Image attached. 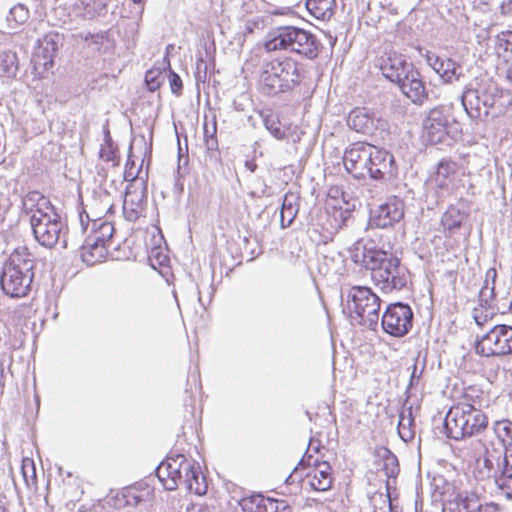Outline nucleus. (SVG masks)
Listing matches in <instances>:
<instances>
[{
	"label": "nucleus",
	"mask_w": 512,
	"mask_h": 512,
	"mask_svg": "<svg viewBox=\"0 0 512 512\" xmlns=\"http://www.w3.org/2000/svg\"><path fill=\"white\" fill-rule=\"evenodd\" d=\"M352 259L371 271L373 283L384 293L401 290L408 282L407 268L400 264L397 257L384 250L364 247L362 253L356 252Z\"/></svg>",
	"instance_id": "obj_1"
},
{
	"label": "nucleus",
	"mask_w": 512,
	"mask_h": 512,
	"mask_svg": "<svg viewBox=\"0 0 512 512\" xmlns=\"http://www.w3.org/2000/svg\"><path fill=\"white\" fill-rule=\"evenodd\" d=\"M35 260L27 247H17L2 266L0 284L11 298L28 295L34 278Z\"/></svg>",
	"instance_id": "obj_2"
},
{
	"label": "nucleus",
	"mask_w": 512,
	"mask_h": 512,
	"mask_svg": "<svg viewBox=\"0 0 512 512\" xmlns=\"http://www.w3.org/2000/svg\"><path fill=\"white\" fill-rule=\"evenodd\" d=\"M267 52L290 51L309 60L320 54L323 46L313 33L295 26H279L272 29L263 45Z\"/></svg>",
	"instance_id": "obj_3"
},
{
	"label": "nucleus",
	"mask_w": 512,
	"mask_h": 512,
	"mask_svg": "<svg viewBox=\"0 0 512 512\" xmlns=\"http://www.w3.org/2000/svg\"><path fill=\"white\" fill-rule=\"evenodd\" d=\"M304 78L302 65L291 57L275 59L263 66L259 78L261 91L276 95L293 90Z\"/></svg>",
	"instance_id": "obj_4"
},
{
	"label": "nucleus",
	"mask_w": 512,
	"mask_h": 512,
	"mask_svg": "<svg viewBox=\"0 0 512 512\" xmlns=\"http://www.w3.org/2000/svg\"><path fill=\"white\" fill-rule=\"evenodd\" d=\"M503 92L493 82L479 84L478 87H467L461 96L462 105L467 114L474 119L504 113Z\"/></svg>",
	"instance_id": "obj_5"
},
{
	"label": "nucleus",
	"mask_w": 512,
	"mask_h": 512,
	"mask_svg": "<svg viewBox=\"0 0 512 512\" xmlns=\"http://www.w3.org/2000/svg\"><path fill=\"white\" fill-rule=\"evenodd\" d=\"M487 425V416L469 403L452 406L444 420L446 434L454 440L479 434L486 429Z\"/></svg>",
	"instance_id": "obj_6"
},
{
	"label": "nucleus",
	"mask_w": 512,
	"mask_h": 512,
	"mask_svg": "<svg viewBox=\"0 0 512 512\" xmlns=\"http://www.w3.org/2000/svg\"><path fill=\"white\" fill-rule=\"evenodd\" d=\"M380 307L381 299L371 288L354 286L349 290L347 308L352 320L357 324L376 331Z\"/></svg>",
	"instance_id": "obj_7"
},
{
	"label": "nucleus",
	"mask_w": 512,
	"mask_h": 512,
	"mask_svg": "<svg viewBox=\"0 0 512 512\" xmlns=\"http://www.w3.org/2000/svg\"><path fill=\"white\" fill-rule=\"evenodd\" d=\"M30 224L35 240L43 247L52 249L58 243L67 247V227L55 210L30 215Z\"/></svg>",
	"instance_id": "obj_8"
},
{
	"label": "nucleus",
	"mask_w": 512,
	"mask_h": 512,
	"mask_svg": "<svg viewBox=\"0 0 512 512\" xmlns=\"http://www.w3.org/2000/svg\"><path fill=\"white\" fill-rule=\"evenodd\" d=\"M475 350L483 357L512 355V326L494 325L476 342Z\"/></svg>",
	"instance_id": "obj_9"
},
{
	"label": "nucleus",
	"mask_w": 512,
	"mask_h": 512,
	"mask_svg": "<svg viewBox=\"0 0 512 512\" xmlns=\"http://www.w3.org/2000/svg\"><path fill=\"white\" fill-rule=\"evenodd\" d=\"M414 314L411 307L402 302L389 304L381 318L382 330L388 335L401 338L409 333Z\"/></svg>",
	"instance_id": "obj_10"
},
{
	"label": "nucleus",
	"mask_w": 512,
	"mask_h": 512,
	"mask_svg": "<svg viewBox=\"0 0 512 512\" xmlns=\"http://www.w3.org/2000/svg\"><path fill=\"white\" fill-rule=\"evenodd\" d=\"M62 45L63 37L57 32H49L38 41L32 62L39 74H44L53 67L54 59Z\"/></svg>",
	"instance_id": "obj_11"
},
{
	"label": "nucleus",
	"mask_w": 512,
	"mask_h": 512,
	"mask_svg": "<svg viewBox=\"0 0 512 512\" xmlns=\"http://www.w3.org/2000/svg\"><path fill=\"white\" fill-rule=\"evenodd\" d=\"M450 118L449 108L445 106L431 109L423 120V139L433 145L443 142L447 136Z\"/></svg>",
	"instance_id": "obj_12"
},
{
	"label": "nucleus",
	"mask_w": 512,
	"mask_h": 512,
	"mask_svg": "<svg viewBox=\"0 0 512 512\" xmlns=\"http://www.w3.org/2000/svg\"><path fill=\"white\" fill-rule=\"evenodd\" d=\"M373 145L357 142L344 152L343 162L345 169L356 179H362L368 173Z\"/></svg>",
	"instance_id": "obj_13"
},
{
	"label": "nucleus",
	"mask_w": 512,
	"mask_h": 512,
	"mask_svg": "<svg viewBox=\"0 0 512 512\" xmlns=\"http://www.w3.org/2000/svg\"><path fill=\"white\" fill-rule=\"evenodd\" d=\"M404 202L396 196H391L371 211L369 223L376 228H389L400 222L404 217Z\"/></svg>",
	"instance_id": "obj_14"
},
{
	"label": "nucleus",
	"mask_w": 512,
	"mask_h": 512,
	"mask_svg": "<svg viewBox=\"0 0 512 512\" xmlns=\"http://www.w3.org/2000/svg\"><path fill=\"white\" fill-rule=\"evenodd\" d=\"M407 71L395 82L401 92L414 104L422 105L428 98L425 82L414 65L406 66Z\"/></svg>",
	"instance_id": "obj_15"
},
{
	"label": "nucleus",
	"mask_w": 512,
	"mask_h": 512,
	"mask_svg": "<svg viewBox=\"0 0 512 512\" xmlns=\"http://www.w3.org/2000/svg\"><path fill=\"white\" fill-rule=\"evenodd\" d=\"M372 154L367 174L374 180L386 181L392 179L397 172L394 156L376 146H373Z\"/></svg>",
	"instance_id": "obj_16"
},
{
	"label": "nucleus",
	"mask_w": 512,
	"mask_h": 512,
	"mask_svg": "<svg viewBox=\"0 0 512 512\" xmlns=\"http://www.w3.org/2000/svg\"><path fill=\"white\" fill-rule=\"evenodd\" d=\"M427 64L440 76L444 83H454L462 76V67L451 58H441L431 52L425 55Z\"/></svg>",
	"instance_id": "obj_17"
},
{
	"label": "nucleus",
	"mask_w": 512,
	"mask_h": 512,
	"mask_svg": "<svg viewBox=\"0 0 512 512\" xmlns=\"http://www.w3.org/2000/svg\"><path fill=\"white\" fill-rule=\"evenodd\" d=\"M380 124L381 120L366 108L353 109L347 118L349 128L363 134H374Z\"/></svg>",
	"instance_id": "obj_18"
},
{
	"label": "nucleus",
	"mask_w": 512,
	"mask_h": 512,
	"mask_svg": "<svg viewBox=\"0 0 512 512\" xmlns=\"http://www.w3.org/2000/svg\"><path fill=\"white\" fill-rule=\"evenodd\" d=\"M408 65H412V63L408 62L404 55L396 52L385 53L379 59V68L383 76L393 83L407 71L406 66Z\"/></svg>",
	"instance_id": "obj_19"
},
{
	"label": "nucleus",
	"mask_w": 512,
	"mask_h": 512,
	"mask_svg": "<svg viewBox=\"0 0 512 512\" xmlns=\"http://www.w3.org/2000/svg\"><path fill=\"white\" fill-rule=\"evenodd\" d=\"M152 496V489L146 484H135L124 488L120 494L116 496V504L118 508L135 507L140 503L147 501Z\"/></svg>",
	"instance_id": "obj_20"
},
{
	"label": "nucleus",
	"mask_w": 512,
	"mask_h": 512,
	"mask_svg": "<svg viewBox=\"0 0 512 512\" xmlns=\"http://www.w3.org/2000/svg\"><path fill=\"white\" fill-rule=\"evenodd\" d=\"M182 470L184 471L182 485H184L188 491L196 495L205 494L207 484L199 464L194 461H188V463H184Z\"/></svg>",
	"instance_id": "obj_21"
},
{
	"label": "nucleus",
	"mask_w": 512,
	"mask_h": 512,
	"mask_svg": "<svg viewBox=\"0 0 512 512\" xmlns=\"http://www.w3.org/2000/svg\"><path fill=\"white\" fill-rule=\"evenodd\" d=\"M144 197L143 190H138L133 185L127 186L123 201V215L126 220L134 222L140 217L143 211Z\"/></svg>",
	"instance_id": "obj_22"
},
{
	"label": "nucleus",
	"mask_w": 512,
	"mask_h": 512,
	"mask_svg": "<svg viewBox=\"0 0 512 512\" xmlns=\"http://www.w3.org/2000/svg\"><path fill=\"white\" fill-rule=\"evenodd\" d=\"M315 468L306 475L310 488L317 492H325L332 486L331 466L327 462L315 460Z\"/></svg>",
	"instance_id": "obj_23"
},
{
	"label": "nucleus",
	"mask_w": 512,
	"mask_h": 512,
	"mask_svg": "<svg viewBox=\"0 0 512 512\" xmlns=\"http://www.w3.org/2000/svg\"><path fill=\"white\" fill-rule=\"evenodd\" d=\"M468 216L467 211L457 205H450L441 216V226L445 234L450 237L457 234Z\"/></svg>",
	"instance_id": "obj_24"
},
{
	"label": "nucleus",
	"mask_w": 512,
	"mask_h": 512,
	"mask_svg": "<svg viewBox=\"0 0 512 512\" xmlns=\"http://www.w3.org/2000/svg\"><path fill=\"white\" fill-rule=\"evenodd\" d=\"M300 197L293 192H287L284 196L280 210V224L282 228L289 227L299 212Z\"/></svg>",
	"instance_id": "obj_25"
},
{
	"label": "nucleus",
	"mask_w": 512,
	"mask_h": 512,
	"mask_svg": "<svg viewBox=\"0 0 512 512\" xmlns=\"http://www.w3.org/2000/svg\"><path fill=\"white\" fill-rule=\"evenodd\" d=\"M23 209L27 214H37L48 210H55L50 200L38 191L28 192L22 199Z\"/></svg>",
	"instance_id": "obj_26"
},
{
	"label": "nucleus",
	"mask_w": 512,
	"mask_h": 512,
	"mask_svg": "<svg viewBox=\"0 0 512 512\" xmlns=\"http://www.w3.org/2000/svg\"><path fill=\"white\" fill-rule=\"evenodd\" d=\"M108 245L87 238L81 248V258L88 265L102 261L108 252Z\"/></svg>",
	"instance_id": "obj_27"
},
{
	"label": "nucleus",
	"mask_w": 512,
	"mask_h": 512,
	"mask_svg": "<svg viewBox=\"0 0 512 512\" xmlns=\"http://www.w3.org/2000/svg\"><path fill=\"white\" fill-rule=\"evenodd\" d=\"M397 428L398 434L403 441L408 442L414 438L415 423L412 412V406H403L401 412L399 413V421Z\"/></svg>",
	"instance_id": "obj_28"
},
{
	"label": "nucleus",
	"mask_w": 512,
	"mask_h": 512,
	"mask_svg": "<svg viewBox=\"0 0 512 512\" xmlns=\"http://www.w3.org/2000/svg\"><path fill=\"white\" fill-rule=\"evenodd\" d=\"M335 0H307L306 8L316 19L328 20L334 14Z\"/></svg>",
	"instance_id": "obj_29"
},
{
	"label": "nucleus",
	"mask_w": 512,
	"mask_h": 512,
	"mask_svg": "<svg viewBox=\"0 0 512 512\" xmlns=\"http://www.w3.org/2000/svg\"><path fill=\"white\" fill-rule=\"evenodd\" d=\"M19 70V61L16 52L6 50L0 52V76L6 78L16 77Z\"/></svg>",
	"instance_id": "obj_30"
},
{
	"label": "nucleus",
	"mask_w": 512,
	"mask_h": 512,
	"mask_svg": "<svg viewBox=\"0 0 512 512\" xmlns=\"http://www.w3.org/2000/svg\"><path fill=\"white\" fill-rule=\"evenodd\" d=\"M92 233L88 238L109 246L114 234V226L109 221L94 220L92 223Z\"/></svg>",
	"instance_id": "obj_31"
},
{
	"label": "nucleus",
	"mask_w": 512,
	"mask_h": 512,
	"mask_svg": "<svg viewBox=\"0 0 512 512\" xmlns=\"http://www.w3.org/2000/svg\"><path fill=\"white\" fill-rule=\"evenodd\" d=\"M512 477V451L509 448H503V455L497 456V469L495 470V481L498 487L506 477Z\"/></svg>",
	"instance_id": "obj_32"
},
{
	"label": "nucleus",
	"mask_w": 512,
	"mask_h": 512,
	"mask_svg": "<svg viewBox=\"0 0 512 512\" xmlns=\"http://www.w3.org/2000/svg\"><path fill=\"white\" fill-rule=\"evenodd\" d=\"M497 278V271L495 268H489L485 274L484 283L479 291V301L482 306L490 305L494 299L495 282Z\"/></svg>",
	"instance_id": "obj_33"
},
{
	"label": "nucleus",
	"mask_w": 512,
	"mask_h": 512,
	"mask_svg": "<svg viewBox=\"0 0 512 512\" xmlns=\"http://www.w3.org/2000/svg\"><path fill=\"white\" fill-rule=\"evenodd\" d=\"M189 460L184 455L178 454L175 457H168L167 459V471L169 478L176 482V488L182 485L184 471L182 470L184 463H188Z\"/></svg>",
	"instance_id": "obj_34"
},
{
	"label": "nucleus",
	"mask_w": 512,
	"mask_h": 512,
	"mask_svg": "<svg viewBox=\"0 0 512 512\" xmlns=\"http://www.w3.org/2000/svg\"><path fill=\"white\" fill-rule=\"evenodd\" d=\"M29 16V9L24 4L18 3L10 9L6 21L11 29H17L27 22Z\"/></svg>",
	"instance_id": "obj_35"
},
{
	"label": "nucleus",
	"mask_w": 512,
	"mask_h": 512,
	"mask_svg": "<svg viewBox=\"0 0 512 512\" xmlns=\"http://www.w3.org/2000/svg\"><path fill=\"white\" fill-rule=\"evenodd\" d=\"M450 505L453 512H474L479 508V501L474 495L458 494L450 501Z\"/></svg>",
	"instance_id": "obj_36"
},
{
	"label": "nucleus",
	"mask_w": 512,
	"mask_h": 512,
	"mask_svg": "<svg viewBox=\"0 0 512 512\" xmlns=\"http://www.w3.org/2000/svg\"><path fill=\"white\" fill-rule=\"evenodd\" d=\"M493 430L503 448L512 446V422L508 419L496 421Z\"/></svg>",
	"instance_id": "obj_37"
},
{
	"label": "nucleus",
	"mask_w": 512,
	"mask_h": 512,
	"mask_svg": "<svg viewBox=\"0 0 512 512\" xmlns=\"http://www.w3.org/2000/svg\"><path fill=\"white\" fill-rule=\"evenodd\" d=\"M383 461L382 469L388 478H394L399 473V463L395 454H393L388 448L382 449L380 455Z\"/></svg>",
	"instance_id": "obj_38"
},
{
	"label": "nucleus",
	"mask_w": 512,
	"mask_h": 512,
	"mask_svg": "<svg viewBox=\"0 0 512 512\" xmlns=\"http://www.w3.org/2000/svg\"><path fill=\"white\" fill-rule=\"evenodd\" d=\"M217 132V126L216 122H213L211 126V135H208V131L206 130V138H204L205 141V148L208 154V158L210 161L216 162L218 159L219 151H218V140L216 136Z\"/></svg>",
	"instance_id": "obj_39"
},
{
	"label": "nucleus",
	"mask_w": 512,
	"mask_h": 512,
	"mask_svg": "<svg viewBox=\"0 0 512 512\" xmlns=\"http://www.w3.org/2000/svg\"><path fill=\"white\" fill-rule=\"evenodd\" d=\"M21 474L25 485L30 488L36 485L37 476L36 469L32 459L24 458L21 464Z\"/></svg>",
	"instance_id": "obj_40"
},
{
	"label": "nucleus",
	"mask_w": 512,
	"mask_h": 512,
	"mask_svg": "<svg viewBox=\"0 0 512 512\" xmlns=\"http://www.w3.org/2000/svg\"><path fill=\"white\" fill-rule=\"evenodd\" d=\"M457 170L458 166L456 162L449 159H442L437 165L435 176L454 181Z\"/></svg>",
	"instance_id": "obj_41"
},
{
	"label": "nucleus",
	"mask_w": 512,
	"mask_h": 512,
	"mask_svg": "<svg viewBox=\"0 0 512 512\" xmlns=\"http://www.w3.org/2000/svg\"><path fill=\"white\" fill-rule=\"evenodd\" d=\"M434 183L436 186V193H437L438 201H443L447 196H449L453 193L454 181L435 176Z\"/></svg>",
	"instance_id": "obj_42"
},
{
	"label": "nucleus",
	"mask_w": 512,
	"mask_h": 512,
	"mask_svg": "<svg viewBox=\"0 0 512 512\" xmlns=\"http://www.w3.org/2000/svg\"><path fill=\"white\" fill-rule=\"evenodd\" d=\"M165 75L159 69L148 70L145 74V83L149 91H156L164 82Z\"/></svg>",
	"instance_id": "obj_43"
},
{
	"label": "nucleus",
	"mask_w": 512,
	"mask_h": 512,
	"mask_svg": "<svg viewBox=\"0 0 512 512\" xmlns=\"http://www.w3.org/2000/svg\"><path fill=\"white\" fill-rule=\"evenodd\" d=\"M264 512H292V508L285 500L264 497Z\"/></svg>",
	"instance_id": "obj_44"
},
{
	"label": "nucleus",
	"mask_w": 512,
	"mask_h": 512,
	"mask_svg": "<svg viewBox=\"0 0 512 512\" xmlns=\"http://www.w3.org/2000/svg\"><path fill=\"white\" fill-rule=\"evenodd\" d=\"M266 129L276 138L283 139L286 136L285 131L281 128L280 122L272 115H267L263 118Z\"/></svg>",
	"instance_id": "obj_45"
},
{
	"label": "nucleus",
	"mask_w": 512,
	"mask_h": 512,
	"mask_svg": "<svg viewBox=\"0 0 512 512\" xmlns=\"http://www.w3.org/2000/svg\"><path fill=\"white\" fill-rule=\"evenodd\" d=\"M167 460L162 462L156 469V474L160 482H162L163 486L166 490L172 491L176 489V482L169 478V473L167 471Z\"/></svg>",
	"instance_id": "obj_46"
},
{
	"label": "nucleus",
	"mask_w": 512,
	"mask_h": 512,
	"mask_svg": "<svg viewBox=\"0 0 512 512\" xmlns=\"http://www.w3.org/2000/svg\"><path fill=\"white\" fill-rule=\"evenodd\" d=\"M117 147L114 145V143H108V144H102L99 156L102 160L106 162H112L113 165H117Z\"/></svg>",
	"instance_id": "obj_47"
},
{
	"label": "nucleus",
	"mask_w": 512,
	"mask_h": 512,
	"mask_svg": "<svg viewBox=\"0 0 512 512\" xmlns=\"http://www.w3.org/2000/svg\"><path fill=\"white\" fill-rule=\"evenodd\" d=\"M264 21L261 17H254L252 19H249L244 24V31L243 33L246 34H252L255 29H262L263 28Z\"/></svg>",
	"instance_id": "obj_48"
},
{
	"label": "nucleus",
	"mask_w": 512,
	"mask_h": 512,
	"mask_svg": "<svg viewBox=\"0 0 512 512\" xmlns=\"http://www.w3.org/2000/svg\"><path fill=\"white\" fill-rule=\"evenodd\" d=\"M169 83L171 91L176 95H180L183 88L182 80L179 75L172 70L169 71Z\"/></svg>",
	"instance_id": "obj_49"
},
{
	"label": "nucleus",
	"mask_w": 512,
	"mask_h": 512,
	"mask_svg": "<svg viewBox=\"0 0 512 512\" xmlns=\"http://www.w3.org/2000/svg\"><path fill=\"white\" fill-rule=\"evenodd\" d=\"M494 453H496V450L493 449L490 451L487 447L484 448V466L488 469V471H492L494 469V462L493 460L496 458Z\"/></svg>",
	"instance_id": "obj_50"
},
{
	"label": "nucleus",
	"mask_w": 512,
	"mask_h": 512,
	"mask_svg": "<svg viewBox=\"0 0 512 512\" xmlns=\"http://www.w3.org/2000/svg\"><path fill=\"white\" fill-rule=\"evenodd\" d=\"M312 458V456H308V458H306V454L304 455V457L299 461L298 463V466H296L293 470V472L286 478L285 482L287 484H291L294 482V475L297 474L298 472V467L301 466V467H305V466H310V459Z\"/></svg>",
	"instance_id": "obj_51"
},
{
	"label": "nucleus",
	"mask_w": 512,
	"mask_h": 512,
	"mask_svg": "<svg viewBox=\"0 0 512 512\" xmlns=\"http://www.w3.org/2000/svg\"><path fill=\"white\" fill-rule=\"evenodd\" d=\"M499 489L505 494L508 499H512V477L508 476L504 481H502V485L499 486Z\"/></svg>",
	"instance_id": "obj_52"
},
{
	"label": "nucleus",
	"mask_w": 512,
	"mask_h": 512,
	"mask_svg": "<svg viewBox=\"0 0 512 512\" xmlns=\"http://www.w3.org/2000/svg\"><path fill=\"white\" fill-rule=\"evenodd\" d=\"M338 216L340 218L339 227L348 226L349 222L352 221V213L349 209L340 210Z\"/></svg>",
	"instance_id": "obj_53"
},
{
	"label": "nucleus",
	"mask_w": 512,
	"mask_h": 512,
	"mask_svg": "<svg viewBox=\"0 0 512 512\" xmlns=\"http://www.w3.org/2000/svg\"><path fill=\"white\" fill-rule=\"evenodd\" d=\"M93 9L96 15L101 16L106 13V0H93Z\"/></svg>",
	"instance_id": "obj_54"
},
{
	"label": "nucleus",
	"mask_w": 512,
	"mask_h": 512,
	"mask_svg": "<svg viewBox=\"0 0 512 512\" xmlns=\"http://www.w3.org/2000/svg\"><path fill=\"white\" fill-rule=\"evenodd\" d=\"M500 11L504 16H512V0H504L500 5Z\"/></svg>",
	"instance_id": "obj_55"
},
{
	"label": "nucleus",
	"mask_w": 512,
	"mask_h": 512,
	"mask_svg": "<svg viewBox=\"0 0 512 512\" xmlns=\"http://www.w3.org/2000/svg\"><path fill=\"white\" fill-rule=\"evenodd\" d=\"M498 41H499L500 48H503L505 51L512 52V41H510L509 39H505L504 37L503 38L499 37Z\"/></svg>",
	"instance_id": "obj_56"
},
{
	"label": "nucleus",
	"mask_w": 512,
	"mask_h": 512,
	"mask_svg": "<svg viewBox=\"0 0 512 512\" xmlns=\"http://www.w3.org/2000/svg\"><path fill=\"white\" fill-rule=\"evenodd\" d=\"M505 77L507 81L512 83V59L507 60L505 64Z\"/></svg>",
	"instance_id": "obj_57"
},
{
	"label": "nucleus",
	"mask_w": 512,
	"mask_h": 512,
	"mask_svg": "<svg viewBox=\"0 0 512 512\" xmlns=\"http://www.w3.org/2000/svg\"><path fill=\"white\" fill-rule=\"evenodd\" d=\"M0 512H10L8 508V501L5 495L0 493Z\"/></svg>",
	"instance_id": "obj_58"
},
{
	"label": "nucleus",
	"mask_w": 512,
	"mask_h": 512,
	"mask_svg": "<svg viewBox=\"0 0 512 512\" xmlns=\"http://www.w3.org/2000/svg\"><path fill=\"white\" fill-rule=\"evenodd\" d=\"M187 512H208V508L201 505H192L187 508Z\"/></svg>",
	"instance_id": "obj_59"
},
{
	"label": "nucleus",
	"mask_w": 512,
	"mask_h": 512,
	"mask_svg": "<svg viewBox=\"0 0 512 512\" xmlns=\"http://www.w3.org/2000/svg\"><path fill=\"white\" fill-rule=\"evenodd\" d=\"M6 335V326L2 320H0V348L4 344V339Z\"/></svg>",
	"instance_id": "obj_60"
},
{
	"label": "nucleus",
	"mask_w": 512,
	"mask_h": 512,
	"mask_svg": "<svg viewBox=\"0 0 512 512\" xmlns=\"http://www.w3.org/2000/svg\"><path fill=\"white\" fill-rule=\"evenodd\" d=\"M417 372V365L414 364L413 365V371L411 373V377H410V383H409V386H413L415 381H418L419 380V375L416 374Z\"/></svg>",
	"instance_id": "obj_61"
},
{
	"label": "nucleus",
	"mask_w": 512,
	"mask_h": 512,
	"mask_svg": "<svg viewBox=\"0 0 512 512\" xmlns=\"http://www.w3.org/2000/svg\"><path fill=\"white\" fill-rule=\"evenodd\" d=\"M108 143H113V140L111 138L109 129L106 127V128H104V143L103 144H108Z\"/></svg>",
	"instance_id": "obj_62"
},
{
	"label": "nucleus",
	"mask_w": 512,
	"mask_h": 512,
	"mask_svg": "<svg viewBox=\"0 0 512 512\" xmlns=\"http://www.w3.org/2000/svg\"><path fill=\"white\" fill-rule=\"evenodd\" d=\"M4 387V364L0 362V390Z\"/></svg>",
	"instance_id": "obj_63"
},
{
	"label": "nucleus",
	"mask_w": 512,
	"mask_h": 512,
	"mask_svg": "<svg viewBox=\"0 0 512 512\" xmlns=\"http://www.w3.org/2000/svg\"><path fill=\"white\" fill-rule=\"evenodd\" d=\"M491 510V507L486 505V506H482L480 503H479V508H476V510L474 512H490Z\"/></svg>",
	"instance_id": "obj_64"
}]
</instances>
